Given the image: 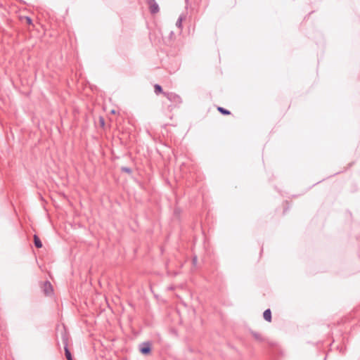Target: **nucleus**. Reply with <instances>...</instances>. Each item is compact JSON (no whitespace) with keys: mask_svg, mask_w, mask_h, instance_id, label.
Returning a JSON list of instances; mask_svg holds the SVG:
<instances>
[{"mask_svg":"<svg viewBox=\"0 0 360 360\" xmlns=\"http://www.w3.org/2000/svg\"><path fill=\"white\" fill-rule=\"evenodd\" d=\"M165 96L172 103L175 105H179L182 103V99L178 94L173 92L164 93Z\"/></svg>","mask_w":360,"mask_h":360,"instance_id":"nucleus-1","label":"nucleus"},{"mask_svg":"<svg viewBox=\"0 0 360 360\" xmlns=\"http://www.w3.org/2000/svg\"><path fill=\"white\" fill-rule=\"evenodd\" d=\"M139 351L144 355H148L151 352V343L150 342H143L139 345Z\"/></svg>","mask_w":360,"mask_h":360,"instance_id":"nucleus-2","label":"nucleus"},{"mask_svg":"<svg viewBox=\"0 0 360 360\" xmlns=\"http://www.w3.org/2000/svg\"><path fill=\"white\" fill-rule=\"evenodd\" d=\"M146 1L149 6L150 12L152 14H155L159 12V6L155 0H147Z\"/></svg>","mask_w":360,"mask_h":360,"instance_id":"nucleus-3","label":"nucleus"},{"mask_svg":"<svg viewBox=\"0 0 360 360\" xmlns=\"http://www.w3.org/2000/svg\"><path fill=\"white\" fill-rule=\"evenodd\" d=\"M63 340H64V344H65L64 350H65V354L66 359H67V360H73L71 352L68 347L67 339L64 338Z\"/></svg>","mask_w":360,"mask_h":360,"instance_id":"nucleus-4","label":"nucleus"},{"mask_svg":"<svg viewBox=\"0 0 360 360\" xmlns=\"http://www.w3.org/2000/svg\"><path fill=\"white\" fill-rule=\"evenodd\" d=\"M44 291L46 295H50L53 292L52 285L49 281H46L44 283Z\"/></svg>","mask_w":360,"mask_h":360,"instance_id":"nucleus-5","label":"nucleus"},{"mask_svg":"<svg viewBox=\"0 0 360 360\" xmlns=\"http://www.w3.org/2000/svg\"><path fill=\"white\" fill-rule=\"evenodd\" d=\"M263 317L266 321H271V311L270 309H267L264 311Z\"/></svg>","mask_w":360,"mask_h":360,"instance_id":"nucleus-6","label":"nucleus"},{"mask_svg":"<svg viewBox=\"0 0 360 360\" xmlns=\"http://www.w3.org/2000/svg\"><path fill=\"white\" fill-rule=\"evenodd\" d=\"M251 334L256 340H257L259 342L264 341V338L259 333L255 332V331H251Z\"/></svg>","mask_w":360,"mask_h":360,"instance_id":"nucleus-7","label":"nucleus"},{"mask_svg":"<svg viewBox=\"0 0 360 360\" xmlns=\"http://www.w3.org/2000/svg\"><path fill=\"white\" fill-rule=\"evenodd\" d=\"M34 244L36 248H41L42 247V243L38 236H34Z\"/></svg>","mask_w":360,"mask_h":360,"instance_id":"nucleus-8","label":"nucleus"},{"mask_svg":"<svg viewBox=\"0 0 360 360\" xmlns=\"http://www.w3.org/2000/svg\"><path fill=\"white\" fill-rule=\"evenodd\" d=\"M217 110L219 112H221L224 115H229L231 114V112L229 110L225 109L223 107H218Z\"/></svg>","mask_w":360,"mask_h":360,"instance_id":"nucleus-9","label":"nucleus"},{"mask_svg":"<svg viewBox=\"0 0 360 360\" xmlns=\"http://www.w3.org/2000/svg\"><path fill=\"white\" fill-rule=\"evenodd\" d=\"M154 91L156 94H159L160 93H163V94L165 93V92H163L162 86L158 84L154 86Z\"/></svg>","mask_w":360,"mask_h":360,"instance_id":"nucleus-10","label":"nucleus"},{"mask_svg":"<svg viewBox=\"0 0 360 360\" xmlns=\"http://www.w3.org/2000/svg\"><path fill=\"white\" fill-rule=\"evenodd\" d=\"M121 171L123 172H126L127 174H131L132 173V169L131 168H129V167H122Z\"/></svg>","mask_w":360,"mask_h":360,"instance_id":"nucleus-11","label":"nucleus"},{"mask_svg":"<svg viewBox=\"0 0 360 360\" xmlns=\"http://www.w3.org/2000/svg\"><path fill=\"white\" fill-rule=\"evenodd\" d=\"M182 25V18L180 16L176 22V27L181 28Z\"/></svg>","mask_w":360,"mask_h":360,"instance_id":"nucleus-12","label":"nucleus"},{"mask_svg":"<svg viewBox=\"0 0 360 360\" xmlns=\"http://www.w3.org/2000/svg\"><path fill=\"white\" fill-rule=\"evenodd\" d=\"M25 19H26V22H27V24H29V25H32V20L31 18L27 16L25 18Z\"/></svg>","mask_w":360,"mask_h":360,"instance_id":"nucleus-13","label":"nucleus"},{"mask_svg":"<svg viewBox=\"0 0 360 360\" xmlns=\"http://www.w3.org/2000/svg\"><path fill=\"white\" fill-rule=\"evenodd\" d=\"M197 262H198L197 256H194L193 259H192L193 264V265H196L197 264Z\"/></svg>","mask_w":360,"mask_h":360,"instance_id":"nucleus-14","label":"nucleus"},{"mask_svg":"<svg viewBox=\"0 0 360 360\" xmlns=\"http://www.w3.org/2000/svg\"><path fill=\"white\" fill-rule=\"evenodd\" d=\"M167 274H168L169 275H172V276H176L179 273H178L177 271H173V272H171V271H167Z\"/></svg>","mask_w":360,"mask_h":360,"instance_id":"nucleus-15","label":"nucleus"},{"mask_svg":"<svg viewBox=\"0 0 360 360\" xmlns=\"http://www.w3.org/2000/svg\"><path fill=\"white\" fill-rule=\"evenodd\" d=\"M101 124L102 126H103L104 124H105L104 120L102 117H101Z\"/></svg>","mask_w":360,"mask_h":360,"instance_id":"nucleus-16","label":"nucleus"}]
</instances>
